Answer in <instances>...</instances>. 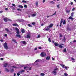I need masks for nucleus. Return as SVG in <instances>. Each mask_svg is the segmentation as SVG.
Instances as JSON below:
<instances>
[{
  "instance_id": "obj_1",
  "label": "nucleus",
  "mask_w": 76,
  "mask_h": 76,
  "mask_svg": "<svg viewBox=\"0 0 76 76\" xmlns=\"http://www.w3.org/2000/svg\"><path fill=\"white\" fill-rule=\"evenodd\" d=\"M74 12H72V13L71 14V16L69 18H68L69 19H71L72 21L73 20H74V18H72V17H73L74 16Z\"/></svg>"
},
{
  "instance_id": "obj_2",
  "label": "nucleus",
  "mask_w": 76,
  "mask_h": 76,
  "mask_svg": "<svg viewBox=\"0 0 76 76\" xmlns=\"http://www.w3.org/2000/svg\"><path fill=\"white\" fill-rule=\"evenodd\" d=\"M4 48H5V49H6L7 50V49H8V48L7 47V43L5 42V43H4Z\"/></svg>"
},
{
  "instance_id": "obj_3",
  "label": "nucleus",
  "mask_w": 76,
  "mask_h": 76,
  "mask_svg": "<svg viewBox=\"0 0 76 76\" xmlns=\"http://www.w3.org/2000/svg\"><path fill=\"white\" fill-rule=\"evenodd\" d=\"M15 30H16V33L17 34H20V31H19V30L18 28L17 27L15 28Z\"/></svg>"
},
{
  "instance_id": "obj_4",
  "label": "nucleus",
  "mask_w": 76,
  "mask_h": 76,
  "mask_svg": "<svg viewBox=\"0 0 76 76\" xmlns=\"http://www.w3.org/2000/svg\"><path fill=\"white\" fill-rule=\"evenodd\" d=\"M58 70V68H56L54 69V71L52 72V73L55 74H54V75H56V73H57V72H56V71H57Z\"/></svg>"
},
{
  "instance_id": "obj_5",
  "label": "nucleus",
  "mask_w": 76,
  "mask_h": 76,
  "mask_svg": "<svg viewBox=\"0 0 76 76\" xmlns=\"http://www.w3.org/2000/svg\"><path fill=\"white\" fill-rule=\"evenodd\" d=\"M44 29H45V31H46L50 30V29L49 28L48 26L45 27Z\"/></svg>"
},
{
  "instance_id": "obj_6",
  "label": "nucleus",
  "mask_w": 76,
  "mask_h": 76,
  "mask_svg": "<svg viewBox=\"0 0 76 76\" xmlns=\"http://www.w3.org/2000/svg\"><path fill=\"white\" fill-rule=\"evenodd\" d=\"M46 53H44L43 52L41 53V56L42 57H45L46 56Z\"/></svg>"
},
{
  "instance_id": "obj_7",
  "label": "nucleus",
  "mask_w": 76,
  "mask_h": 76,
  "mask_svg": "<svg viewBox=\"0 0 76 76\" xmlns=\"http://www.w3.org/2000/svg\"><path fill=\"white\" fill-rule=\"evenodd\" d=\"M56 13H57V12L55 11V12H54V14H53L52 15H50V16H47V18H49V17H52V16H53L54 15H56Z\"/></svg>"
},
{
  "instance_id": "obj_8",
  "label": "nucleus",
  "mask_w": 76,
  "mask_h": 76,
  "mask_svg": "<svg viewBox=\"0 0 76 76\" xmlns=\"http://www.w3.org/2000/svg\"><path fill=\"white\" fill-rule=\"evenodd\" d=\"M63 21V19H61V21H60V24L59 25V26L60 27L61 26V24L62 23Z\"/></svg>"
},
{
  "instance_id": "obj_9",
  "label": "nucleus",
  "mask_w": 76,
  "mask_h": 76,
  "mask_svg": "<svg viewBox=\"0 0 76 76\" xmlns=\"http://www.w3.org/2000/svg\"><path fill=\"white\" fill-rule=\"evenodd\" d=\"M15 36L17 37H18L19 38H21V36L20 34H16Z\"/></svg>"
},
{
  "instance_id": "obj_10",
  "label": "nucleus",
  "mask_w": 76,
  "mask_h": 76,
  "mask_svg": "<svg viewBox=\"0 0 76 76\" xmlns=\"http://www.w3.org/2000/svg\"><path fill=\"white\" fill-rule=\"evenodd\" d=\"M4 21L5 22H7V18H4Z\"/></svg>"
},
{
  "instance_id": "obj_11",
  "label": "nucleus",
  "mask_w": 76,
  "mask_h": 76,
  "mask_svg": "<svg viewBox=\"0 0 76 76\" xmlns=\"http://www.w3.org/2000/svg\"><path fill=\"white\" fill-rule=\"evenodd\" d=\"M18 7L20 8L21 9H23V7L22 5H20L18 6Z\"/></svg>"
},
{
  "instance_id": "obj_12",
  "label": "nucleus",
  "mask_w": 76,
  "mask_h": 76,
  "mask_svg": "<svg viewBox=\"0 0 76 76\" xmlns=\"http://www.w3.org/2000/svg\"><path fill=\"white\" fill-rule=\"evenodd\" d=\"M54 45L56 46H58V45H59V44H58V43H57L56 42H55L54 43Z\"/></svg>"
},
{
  "instance_id": "obj_13",
  "label": "nucleus",
  "mask_w": 76,
  "mask_h": 76,
  "mask_svg": "<svg viewBox=\"0 0 76 76\" xmlns=\"http://www.w3.org/2000/svg\"><path fill=\"white\" fill-rule=\"evenodd\" d=\"M53 25V24H50V25L49 26H48V28H52V26Z\"/></svg>"
},
{
  "instance_id": "obj_14",
  "label": "nucleus",
  "mask_w": 76,
  "mask_h": 76,
  "mask_svg": "<svg viewBox=\"0 0 76 76\" xmlns=\"http://www.w3.org/2000/svg\"><path fill=\"white\" fill-rule=\"evenodd\" d=\"M8 64H5L4 65V66L5 67H7V66L8 65Z\"/></svg>"
},
{
  "instance_id": "obj_15",
  "label": "nucleus",
  "mask_w": 76,
  "mask_h": 76,
  "mask_svg": "<svg viewBox=\"0 0 76 76\" xmlns=\"http://www.w3.org/2000/svg\"><path fill=\"white\" fill-rule=\"evenodd\" d=\"M67 30L69 31H70L71 30V28H69V27H67Z\"/></svg>"
},
{
  "instance_id": "obj_16",
  "label": "nucleus",
  "mask_w": 76,
  "mask_h": 76,
  "mask_svg": "<svg viewBox=\"0 0 76 76\" xmlns=\"http://www.w3.org/2000/svg\"><path fill=\"white\" fill-rule=\"evenodd\" d=\"M22 43L24 45H26V42L25 41H22Z\"/></svg>"
},
{
  "instance_id": "obj_17",
  "label": "nucleus",
  "mask_w": 76,
  "mask_h": 76,
  "mask_svg": "<svg viewBox=\"0 0 76 76\" xmlns=\"http://www.w3.org/2000/svg\"><path fill=\"white\" fill-rule=\"evenodd\" d=\"M11 67L12 68H15V69H17L18 68L16 66H12Z\"/></svg>"
},
{
  "instance_id": "obj_18",
  "label": "nucleus",
  "mask_w": 76,
  "mask_h": 76,
  "mask_svg": "<svg viewBox=\"0 0 76 76\" xmlns=\"http://www.w3.org/2000/svg\"><path fill=\"white\" fill-rule=\"evenodd\" d=\"M26 38H27L28 39H29L31 38V36L27 35L26 36Z\"/></svg>"
},
{
  "instance_id": "obj_19",
  "label": "nucleus",
  "mask_w": 76,
  "mask_h": 76,
  "mask_svg": "<svg viewBox=\"0 0 76 76\" xmlns=\"http://www.w3.org/2000/svg\"><path fill=\"white\" fill-rule=\"evenodd\" d=\"M66 37L64 36V39H63V41L64 42H65L66 41Z\"/></svg>"
},
{
  "instance_id": "obj_20",
  "label": "nucleus",
  "mask_w": 76,
  "mask_h": 76,
  "mask_svg": "<svg viewBox=\"0 0 76 76\" xmlns=\"http://www.w3.org/2000/svg\"><path fill=\"white\" fill-rule=\"evenodd\" d=\"M21 32L22 33H24L25 32V30H24V29H23L21 30Z\"/></svg>"
},
{
  "instance_id": "obj_21",
  "label": "nucleus",
  "mask_w": 76,
  "mask_h": 76,
  "mask_svg": "<svg viewBox=\"0 0 76 76\" xmlns=\"http://www.w3.org/2000/svg\"><path fill=\"white\" fill-rule=\"evenodd\" d=\"M50 56H47V57H46V60H50Z\"/></svg>"
},
{
  "instance_id": "obj_22",
  "label": "nucleus",
  "mask_w": 76,
  "mask_h": 76,
  "mask_svg": "<svg viewBox=\"0 0 76 76\" xmlns=\"http://www.w3.org/2000/svg\"><path fill=\"white\" fill-rule=\"evenodd\" d=\"M12 25L15 26H18V24L17 23H14Z\"/></svg>"
},
{
  "instance_id": "obj_23",
  "label": "nucleus",
  "mask_w": 76,
  "mask_h": 76,
  "mask_svg": "<svg viewBox=\"0 0 76 76\" xmlns=\"http://www.w3.org/2000/svg\"><path fill=\"white\" fill-rule=\"evenodd\" d=\"M63 25H65L66 24V20H63Z\"/></svg>"
},
{
  "instance_id": "obj_24",
  "label": "nucleus",
  "mask_w": 76,
  "mask_h": 76,
  "mask_svg": "<svg viewBox=\"0 0 76 76\" xmlns=\"http://www.w3.org/2000/svg\"><path fill=\"white\" fill-rule=\"evenodd\" d=\"M60 65H61V66L62 67H63V68H64V67L65 66V65H63V64H60Z\"/></svg>"
},
{
  "instance_id": "obj_25",
  "label": "nucleus",
  "mask_w": 76,
  "mask_h": 76,
  "mask_svg": "<svg viewBox=\"0 0 76 76\" xmlns=\"http://www.w3.org/2000/svg\"><path fill=\"white\" fill-rule=\"evenodd\" d=\"M70 11L71 10H66V13H69L70 12Z\"/></svg>"
},
{
  "instance_id": "obj_26",
  "label": "nucleus",
  "mask_w": 76,
  "mask_h": 76,
  "mask_svg": "<svg viewBox=\"0 0 76 76\" xmlns=\"http://www.w3.org/2000/svg\"><path fill=\"white\" fill-rule=\"evenodd\" d=\"M25 72V70H23L22 71H20V73L21 74H22L23 72Z\"/></svg>"
},
{
  "instance_id": "obj_27",
  "label": "nucleus",
  "mask_w": 76,
  "mask_h": 76,
  "mask_svg": "<svg viewBox=\"0 0 76 76\" xmlns=\"http://www.w3.org/2000/svg\"><path fill=\"white\" fill-rule=\"evenodd\" d=\"M12 41L14 42L15 43H17V42H16V40H15V39H12Z\"/></svg>"
},
{
  "instance_id": "obj_28",
  "label": "nucleus",
  "mask_w": 76,
  "mask_h": 76,
  "mask_svg": "<svg viewBox=\"0 0 76 76\" xmlns=\"http://www.w3.org/2000/svg\"><path fill=\"white\" fill-rule=\"evenodd\" d=\"M36 14L34 13V14H32L31 16L33 17H34L35 16H36Z\"/></svg>"
},
{
  "instance_id": "obj_29",
  "label": "nucleus",
  "mask_w": 76,
  "mask_h": 76,
  "mask_svg": "<svg viewBox=\"0 0 76 76\" xmlns=\"http://www.w3.org/2000/svg\"><path fill=\"white\" fill-rule=\"evenodd\" d=\"M40 75L42 76H45V75L44 74V73H41Z\"/></svg>"
},
{
  "instance_id": "obj_30",
  "label": "nucleus",
  "mask_w": 76,
  "mask_h": 76,
  "mask_svg": "<svg viewBox=\"0 0 76 76\" xmlns=\"http://www.w3.org/2000/svg\"><path fill=\"white\" fill-rule=\"evenodd\" d=\"M50 3L52 4H55V2L53 1H50Z\"/></svg>"
},
{
  "instance_id": "obj_31",
  "label": "nucleus",
  "mask_w": 76,
  "mask_h": 76,
  "mask_svg": "<svg viewBox=\"0 0 76 76\" xmlns=\"http://www.w3.org/2000/svg\"><path fill=\"white\" fill-rule=\"evenodd\" d=\"M5 71H6V72H9V69H8L7 68H5Z\"/></svg>"
},
{
  "instance_id": "obj_32",
  "label": "nucleus",
  "mask_w": 76,
  "mask_h": 76,
  "mask_svg": "<svg viewBox=\"0 0 76 76\" xmlns=\"http://www.w3.org/2000/svg\"><path fill=\"white\" fill-rule=\"evenodd\" d=\"M5 30L6 31H7V32H9V30H8V28H5Z\"/></svg>"
},
{
  "instance_id": "obj_33",
  "label": "nucleus",
  "mask_w": 76,
  "mask_h": 76,
  "mask_svg": "<svg viewBox=\"0 0 76 76\" xmlns=\"http://www.w3.org/2000/svg\"><path fill=\"white\" fill-rule=\"evenodd\" d=\"M64 76H68V74H67L66 73H64Z\"/></svg>"
},
{
  "instance_id": "obj_34",
  "label": "nucleus",
  "mask_w": 76,
  "mask_h": 76,
  "mask_svg": "<svg viewBox=\"0 0 76 76\" xmlns=\"http://www.w3.org/2000/svg\"><path fill=\"white\" fill-rule=\"evenodd\" d=\"M63 52H67V51L66 50V48L64 49V50H63Z\"/></svg>"
},
{
  "instance_id": "obj_35",
  "label": "nucleus",
  "mask_w": 76,
  "mask_h": 76,
  "mask_svg": "<svg viewBox=\"0 0 76 76\" xmlns=\"http://www.w3.org/2000/svg\"><path fill=\"white\" fill-rule=\"evenodd\" d=\"M28 26L30 27H32V26L30 24H28Z\"/></svg>"
},
{
  "instance_id": "obj_36",
  "label": "nucleus",
  "mask_w": 76,
  "mask_h": 76,
  "mask_svg": "<svg viewBox=\"0 0 76 76\" xmlns=\"http://www.w3.org/2000/svg\"><path fill=\"white\" fill-rule=\"evenodd\" d=\"M39 62V60H37L36 61H35V62Z\"/></svg>"
},
{
  "instance_id": "obj_37",
  "label": "nucleus",
  "mask_w": 76,
  "mask_h": 76,
  "mask_svg": "<svg viewBox=\"0 0 76 76\" xmlns=\"http://www.w3.org/2000/svg\"><path fill=\"white\" fill-rule=\"evenodd\" d=\"M22 2H23V3H27V1L24 0L22 1Z\"/></svg>"
},
{
  "instance_id": "obj_38",
  "label": "nucleus",
  "mask_w": 76,
  "mask_h": 76,
  "mask_svg": "<svg viewBox=\"0 0 76 76\" xmlns=\"http://www.w3.org/2000/svg\"><path fill=\"white\" fill-rule=\"evenodd\" d=\"M17 10L18 11H21L22 10L20 9H17Z\"/></svg>"
},
{
  "instance_id": "obj_39",
  "label": "nucleus",
  "mask_w": 76,
  "mask_h": 76,
  "mask_svg": "<svg viewBox=\"0 0 76 76\" xmlns=\"http://www.w3.org/2000/svg\"><path fill=\"white\" fill-rule=\"evenodd\" d=\"M48 40L49 42H51V41L50 38H49L48 39Z\"/></svg>"
},
{
  "instance_id": "obj_40",
  "label": "nucleus",
  "mask_w": 76,
  "mask_h": 76,
  "mask_svg": "<svg viewBox=\"0 0 76 76\" xmlns=\"http://www.w3.org/2000/svg\"><path fill=\"white\" fill-rule=\"evenodd\" d=\"M59 47L60 48H63L64 47H63L62 45H60Z\"/></svg>"
},
{
  "instance_id": "obj_41",
  "label": "nucleus",
  "mask_w": 76,
  "mask_h": 76,
  "mask_svg": "<svg viewBox=\"0 0 76 76\" xmlns=\"http://www.w3.org/2000/svg\"><path fill=\"white\" fill-rule=\"evenodd\" d=\"M24 8H27V5H24Z\"/></svg>"
},
{
  "instance_id": "obj_42",
  "label": "nucleus",
  "mask_w": 76,
  "mask_h": 76,
  "mask_svg": "<svg viewBox=\"0 0 76 76\" xmlns=\"http://www.w3.org/2000/svg\"><path fill=\"white\" fill-rule=\"evenodd\" d=\"M71 59H72V60H73V61H75V59L74 58H72Z\"/></svg>"
},
{
  "instance_id": "obj_43",
  "label": "nucleus",
  "mask_w": 76,
  "mask_h": 76,
  "mask_svg": "<svg viewBox=\"0 0 76 76\" xmlns=\"http://www.w3.org/2000/svg\"><path fill=\"white\" fill-rule=\"evenodd\" d=\"M31 24L33 25H34L35 24H36V23L35 22H33V23H32Z\"/></svg>"
},
{
  "instance_id": "obj_44",
  "label": "nucleus",
  "mask_w": 76,
  "mask_h": 76,
  "mask_svg": "<svg viewBox=\"0 0 76 76\" xmlns=\"http://www.w3.org/2000/svg\"><path fill=\"white\" fill-rule=\"evenodd\" d=\"M14 70L13 69H12L11 70V72H14Z\"/></svg>"
},
{
  "instance_id": "obj_45",
  "label": "nucleus",
  "mask_w": 76,
  "mask_h": 76,
  "mask_svg": "<svg viewBox=\"0 0 76 76\" xmlns=\"http://www.w3.org/2000/svg\"><path fill=\"white\" fill-rule=\"evenodd\" d=\"M35 4L37 6H38V2H36V3H35Z\"/></svg>"
},
{
  "instance_id": "obj_46",
  "label": "nucleus",
  "mask_w": 76,
  "mask_h": 76,
  "mask_svg": "<svg viewBox=\"0 0 76 76\" xmlns=\"http://www.w3.org/2000/svg\"><path fill=\"white\" fill-rule=\"evenodd\" d=\"M60 37H62V35L61 34H60Z\"/></svg>"
},
{
  "instance_id": "obj_47",
  "label": "nucleus",
  "mask_w": 76,
  "mask_h": 76,
  "mask_svg": "<svg viewBox=\"0 0 76 76\" xmlns=\"http://www.w3.org/2000/svg\"><path fill=\"white\" fill-rule=\"evenodd\" d=\"M40 37V36L39 34L38 36H37V38H39Z\"/></svg>"
},
{
  "instance_id": "obj_48",
  "label": "nucleus",
  "mask_w": 76,
  "mask_h": 76,
  "mask_svg": "<svg viewBox=\"0 0 76 76\" xmlns=\"http://www.w3.org/2000/svg\"><path fill=\"white\" fill-rule=\"evenodd\" d=\"M57 7L58 8V9H60V7L59 6V5H57Z\"/></svg>"
},
{
  "instance_id": "obj_49",
  "label": "nucleus",
  "mask_w": 76,
  "mask_h": 76,
  "mask_svg": "<svg viewBox=\"0 0 76 76\" xmlns=\"http://www.w3.org/2000/svg\"><path fill=\"white\" fill-rule=\"evenodd\" d=\"M75 10V8H73V9L72 10V11H74Z\"/></svg>"
},
{
  "instance_id": "obj_50",
  "label": "nucleus",
  "mask_w": 76,
  "mask_h": 76,
  "mask_svg": "<svg viewBox=\"0 0 76 76\" xmlns=\"http://www.w3.org/2000/svg\"><path fill=\"white\" fill-rule=\"evenodd\" d=\"M4 36L5 37H7V34H5V35H4Z\"/></svg>"
},
{
  "instance_id": "obj_51",
  "label": "nucleus",
  "mask_w": 76,
  "mask_h": 76,
  "mask_svg": "<svg viewBox=\"0 0 76 76\" xmlns=\"http://www.w3.org/2000/svg\"><path fill=\"white\" fill-rule=\"evenodd\" d=\"M3 12V11L1 10L0 11V13H1Z\"/></svg>"
},
{
  "instance_id": "obj_52",
  "label": "nucleus",
  "mask_w": 76,
  "mask_h": 76,
  "mask_svg": "<svg viewBox=\"0 0 76 76\" xmlns=\"http://www.w3.org/2000/svg\"><path fill=\"white\" fill-rule=\"evenodd\" d=\"M20 74L19 73H17V76H20Z\"/></svg>"
},
{
  "instance_id": "obj_53",
  "label": "nucleus",
  "mask_w": 76,
  "mask_h": 76,
  "mask_svg": "<svg viewBox=\"0 0 76 76\" xmlns=\"http://www.w3.org/2000/svg\"><path fill=\"white\" fill-rule=\"evenodd\" d=\"M65 68V69H66V70H67V68L68 67L67 66H65V67H64Z\"/></svg>"
},
{
  "instance_id": "obj_54",
  "label": "nucleus",
  "mask_w": 76,
  "mask_h": 76,
  "mask_svg": "<svg viewBox=\"0 0 76 76\" xmlns=\"http://www.w3.org/2000/svg\"><path fill=\"white\" fill-rule=\"evenodd\" d=\"M0 41L1 42H4V41L3 39H1L0 40Z\"/></svg>"
},
{
  "instance_id": "obj_55",
  "label": "nucleus",
  "mask_w": 76,
  "mask_h": 76,
  "mask_svg": "<svg viewBox=\"0 0 76 76\" xmlns=\"http://www.w3.org/2000/svg\"><path fill=\"white\" fill-rule=\"evenodd\" d=\"M12 5L14 7H15V4H12Z\"/></svg>"
},
{
  "instance_id": "obj_56",
  "label": "nucleus",
  "mask_w": 76,
  "mask_h": 76,
  "mask_svg": "<svg viewBox=\"0 0 76 76\" xmlns=\"http://www.w3.org/2000/svg\"><path fill=\"white\" fill-rule=\"evenodd\" d=\"M70 4L72 5L73 4V3L72 2H71L70 3Z\"/></svg>"
},
{
  "instance_id": "obj_57",
  "label": "nucleus",
  "mask_w": 76,
  "mask_h": 76,
  "mask_svg": "<svg viewBox=\"0 0 76 76\" xmlns=\"http://www.w3.org/2000/svg\"><path fill=\"white\" fill-rule=\"evenodd\" d=\"M0 59L1 60H2V61H3L4 60V59L3 58H0Z\"/></svg>"
},
{
  "instance_id": "obj_58",
  "label": "nucleus",
  "mask_w": 76,
  "mask_h": 76,
  "mask_svg": "<svg viewBox=\"0 0 76 76\" xmlns=\"http://www.w3.org/2000/svg\"><path fill=\"white\" fill-rule=\"evenodd\" d=\"M26 68H27V66H24V69H26Z\"/></svg>"
},
{
  "instance_id": "obj_59",
  "label": "nucleus",
  "mask_w": 76,
  "mask_h": 76,
  "mask_svg": "<svg viewBox=\"0 0 76 76\" xmlns=\"http://www.w3.org/2000/svg\"><path fill=\"white\" fill-rule=\"evenodd\" d=\"M73 43H76V40H74L73 41Z\"/></svg>"
},
{
  "instance_id": "obj_60",
  "label": "nucleus",
  "mask_w": 76,
  "mask_h": 76,
  "mask_svg": "<svg viewBox=\"0 0 76 76\" xmlns=\"http://www.w3.org/2000/svg\"><path fill=\"white\" fill-rule=\"evenodd\" d=\"M8 20H9V21L10 22H12V21L10 19H8Z\"/></svg>"
},
{
  "instance_id": "obj_61",
  "label": "nucleus",
  "mask_w": 76,
  "mask_h": 76,
  "mask_svg": "<svg viewBox=\"0 0 76 76\" xmlns=\"http://www.w3.org/2000/svg\"><path fill=\"white\" fill-rule=\"evenodd\" d=\"M41 48H42L41 47H39V49H41Z\"/></svg>"
},
{
  "instance_id": "obj_62",
  "label": "nucleus",
  "mask_w": 76,
  "mask_h": 76,
  "mask_svg": "<svg viewBox=\"0 0 76 76\" xmlns=\"http://www.w3.org/2000/svg\"><path fill=\"white\" fill-rule=\"evenodd\" d=\"M59 45H64V44H60Z\"/></svg>"
},
{
  "instance_id": "obj_63",
  "label": "nucleus",
  "mask_w": 76,
  "mask_h": 76,
  "mask_svg": "<svg viewBox=\"0 0 76 76\" xmlns=\"http://www.w3.org/2000/svg\"><path fill=\"white\" fill-rule=\"evenodd\" d=\"M15 8H13L12 9V10H15Z\"/></svg>"
},
{
  "instance_id": "obj_64",
  "label": "nucleus",
  "mask_w": 76,
  "mask_h": 76,
  "mask_svg": "<svg viewBox=\"0 0 76 76\" xmlns=\"http://www.w3.org/2000/svg\"><path fill=\"white\" fill-rule=\"evenodd\" d=\"M45 0H43V3H44V2H45Z\"/></svg>"
}]
</instances>
